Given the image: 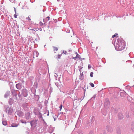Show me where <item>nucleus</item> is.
I'll return each instance as SVG.
<instances>
[{
	"label": "nucleus",
	"instance_id": "obj_1",
	"mask_svg": "<svg viewBox=\"0 0 134 134\" xmlns=\"http://www.w3.org/2000/svg\"><path fill=\"white\" fill-rule=\"evenodd\" d=\"M125 47V42L123 41H120L116 44L115 48L116 50L121 51L123 50Z\"/></svg>",
	"mask_w": 134,
	"mask_h": 134
},
{
	"label": "nucleus",
	"instance_id": "obj_2",
	"mask_svg": "<svg viewBox=\"0 0 134 134\" xmlns=\"http://www.w3.org/2000/svg\"><path fill=\"white\" fill-rule=\"evenodd\" d=\"M37 121L36 120L32 121L31 122V125L32 126L35 127L36 126L37 124Z\"/></svg>",
	"mask_w": 134,
	"mask_h": 134
},
{
	"label": "nucleus",
	"instance_id": "obj_3",
	"mask_svg": "<svg viewBox=\"0 0 134 134\" xmlns=\"http://www.w3.org/2000/svg\"><path fill=\"white\" fill-rule=\"evenodd\" d=\"M30 114L29 112H27L25 114V118L26 119H29L30 116Z\"/></svg>",
	"mask_w": 134,
	"mask_h": 134
},
{
	"label": "nucleus",
	"instance_id": "obj_4",
	"mask_svg": "<svg viewBox=\"0 0 134 134\" xmlns=\"http://www.w3.org/2000/svg\"><path fill=\"white\" fill-rule=\"evenodd\" d=\"M21 84L20 83H18L16 84V86L18 89H20L21 88Z\"/></svg>",
	"mask_w": 134,
	"mask_h": 134
},
{
	"label": "nucleus",
	"instance_id": "obj_5",
	"mask_svg": "<svg viewBox=\"0 0 134 134\" xmlns=\"http://www.w3.org/2000/svg\"><path fill=\"white\" fill-rule=\"evenodd\" d=\"M26 19L27 21H30L31 19V16L30 15L28 17L26 18Z\"/></svg>",
	"mask_w": 134,
	"mask_h": 134
},
{
	"label": "nucleus",
	"instance_id": "obj_6",
	"mask_svg": "<svg viewBox=\"0 0 134 134\" xmlns=\"http://www.w3.org/2000/svg\"><path fill=\"white\" fill-rule=\"evenodd\" d=\"M53 49L54 51H57L58 49V48L57 47H55V46L53 47Z\"/></svg>",
	"mask_w": 134,
	"mask_h": 134
},
{
	"label": "nucleus",
	"instance_id": "obj_7",
	"mask_svg": "<svg viewBox=\"0 0 134 134\" xmlns=\"http://www.w3.org/2000/svg\"><path fill=\"white\" fill-rule=\"evenodd\" d=\"M46 23V22L45 23H43L42 22H40V25L41 26H43V25H45Z\"/></svg>",
	"mask_w": 134,
	"mask_h": 134
},
{
	"label": "nucleus",
	"instance_id": "obj_8",
	"mask_svg": "<svg viewBox=\"0 0 134 134\" xmlns=\"http://www.w3.org/2000/svg\"><path fill=\"white\" fill-rule=\"evenodd\" d=\"M3 124L4 125H6L7 124V122L5 121H3L2 122Z\"/></svg>",
	"mask_w": 134,
	"mask_h": 134
},
{
	"label": "nucleus",
	"instance_id": "obj_9",
	"mask_svg": "<svg viewBox=\"0 0 134 134\" xmlns=\"http://www.w3.org/2000/svg\"><path fill=\"white\" fill-rule=\"evenodd\" d=\"M77 102V100H74V104H75V105H76V106H77V104L76 103Z\"/></svg>",
	"mask_w": 134,
	"mask_h": 134
},
{
	"label": "nucleus",
	"instance_id": "obj_10",
	"mask_svg": "<svg viewBox=\"0 0 134 134\" xmlns=\"http://www.w3.org/2000/svg\"><path fill=\"white\" fill-rule=\"evenodd\" d=\"M123 116L121 114H120L119 115V118L121 119L122 118Z\"/></svg>",
	"mask_w": 134,
	"mask_h": 134
},
{
	"label": "nucleus",
	"instance_id": "obj_11",
	"mask_svg": "<svg viewBox=\"0 0 134 134\" xmlns=\"http://www.w3.org/2000/svg\"><path fill=\"white\" fill-rule=\"evenodd\" d=\"M21 122L23 123H26V122L24 120H21L20 121Z\"/></svg>",
	"mask_w": 134,
	"mask_h": 134
},
{
	"label": "nucleus",
	"instance_id": "obj_12",
	"mask_svg": "<svg viewBox=\"0 0 134 134\" xmlns=\"http://www.w3.org/2000/svg\"><path fill=\"white\" fill-rule=\"evenodd\" d=\"M118 35V34H117L116 33V34H114V35L112 36V37L113 38H114V37H116Z\"/></svg>",
	"mask_w": 134,
	"mask_h": 134
},
{
	"label": "nucleus",
	"instance_id": "obj_13",
	"mask_svg": "<svg viewBox=\"0 0 134 134\" xmlns=\"http://www.w3.org/2000/svg\"><path fill=\"white\" fill-rule=\"evenodd\" d=\"M80 79H81V80H82L83 79V75L81 74L80 76Z\"/></svg>",
	"mask_w": 134,
	"mask_h": 134
},
{
	"label": "nucleus",
	"instance_id": "obj_14",
	"mask_svg": "<svg viewBox=\"0 0 134 134\" xmlns=\"http://www.w3.org/2000/svg\"><path fill=\"white\" fill-rule=\"evenodd\" d=\"M90 86L92 87H94V85L93 83H90Z\"/></svg>",
	"mask_w": 134,
	"mask_h": 134
},
{
	"label": "nucleus",
	"instance_id": "obj_15",
	"mask_svg": "<svg viewBox=\"0 0 134 134\" xmlns=\"http://www.w3.org/2000/svg\"><path fill=\"white\" fill-rule=\"evenodd\" d=\"M93 72H91L90 76L91 77H93Z\"/></svg>",
	"mask_w": 134,
	"mask_h": 134
},
{
	"label": "nucleus",
	"instance_id": "obj_16",
	"mask_svg": "<svg viewBox=\"0 0 134 134\" xmlns=\"http://www.w3.org/2000/svg\"><path fill=\"white\" fill-rule=\"evenodd\" d=\"M62 55V54L60 55H58L57 58L58 59H60V58L61 56Z\"/></svg>",
	"mask_w": 134,
	"mask_h": 134
},
{
	"label": "nucleus",
	"instance_id": "obj_17",
	"mask_svg": "<svg viewBox=\"0 0 134 134\" xmlns=\"http://www.w3.org/2000/svg\"><path fill=\"white\" fill-rule=\"evenodd\" d=\"M46 18L48 19L46 21H48L50 19V17L49 16H47V17Z\"/></svg>",
	"mask_w": 134,
	"mask_h": 134
},
{
	"label": "nucleus",
	"instance_id": "obj_18",
	"mask_svg": "<svg viewBox=\"0 0 134 134\" xmlns=\"http://www.w3.org/2000/svg\"><path fill=\"white\" fill-rule=\"evenodd\" d=\"M62 105H61L59 107L60 109V111L62 108Z\"/></svg>",
	"mask_w": 134,
	"mask_h": 134
},
{
	"label": "nucleus",
	"instance_id": "obj_19",
	"mask_svg": "<svg viewBox=\"0 0 134 134\" xmlns=\"http://www.w3.org/2000/svg\"><path fill=\"white\" fill-rule=\"evenodd\" d=\"M17 15L16 14H14V17L15 18H17Z\"/></svg>",
	"mask_w": 134,
	"mask_h": 134
},
{
	"label": "nucleus",
	"instance_id": "obj_20",
	"mask_svg": "<svg viewBox=\"0 0 134 134\" xmlns=\"http://www.w3.org/2000/svg\"><path fill=\"white\" fill-rule=\"evenodd\" d=\"M18 126V125H14L13 124H12V125L11 126H12L13 127H16Z\"/></svg>",
	"mask_w": 134,
	"mask_h": 134
},
{
	"label": "nucleus",
	"instance_id": "obj_21",
	"mask_svg": "<svg viewBox=\"0 0 134 134\" xmlns=\"http://www.w3.org/2000/svg\"><path fill=\"white\" fill-rule=\"evenodd\" d=\"M91 68V65H88V68L89 69H90V68Z\"/></svg>",
	"mask_w": 134,
	"mask_h": 134
},
{
	"label": "nucleus",
	"instance_id": "obj_22",
	"mask_svg": "<svg viewBox=\"0 0 134 134\" xmlns=\"http://www.w3.org/2000/svg\"><path fill=\"white\" fill-rule=\"evenodd\" d=\"M35 53L36 54V57H38V53H37V52H35Z\"/></svg>",
	"mask_w": 134,
	"mask_h": 134
},
{
	"label": "nucleus",
	"instance_id": "obj_23",
	"mask_svg": "<svg viewBox=\"0 0 134 134\" xmlns=\"http://www.w3.org/2000/svg\"><path fill=\"white\" fill-rule=\"evenodd\" d=\"M64 53L65 54H66L67 52L66 51H65L64 52Z\"/></svg>",
	"mask_w": 134,
	"mask_h": 134
},
{
	"label": "nucleus",
	"instance_id": "obj_24",
	"mask_svg": "<svg viewBox=\"0 0 134 134\" xmlns=\"http://www.w3.org/2000/svg\"><path fill=\"white\" fill-rule=\"evenodd\" d=\"M79 56V55L78 54H77L76 55V57H75V58H77L78 57V56Z\"/></svg>",
	"mask_w": 134,
	"mask_h": 134
},
{
	"label": "nucleus",
	"instance_id": "obj_25",
	"mask_svg": "<svg viewBox=\"0 0 134 134\" xmlns=\"http://www.w3.org/2000/svg\"><path fill=\"white\" fill-rule=\"evenodd\" d=\"M14 10H15V14H16V9H15Z\"/></svg>",
	"mask_w": 134,
	"mask_h": 134
},
{
	"label": "nucleus",
	"instance_id": "obj_26",
	"mask_svg": "<svg viewBox=\"0 0 134 134\" xmlns=\"http://www.w3.org/2000/svg\"><path fill=\"white\" fill-rule=\"evenodd\" d=\"M27 95V93H26V94H25V96H26Z\"/></svg>",
	"mask_w": 134,
	"mask_h": 134
},
{
	"label": "nucleus",
	"instance_id": "obj_27",
	"mask_svg": "<svg viewBox=\"0 0 134 134\" xmlns=\"http://www.w3.org/2000/svg\"><path fill=\"white\" fill-rule=\"evenodd\" d=\"M31 30H34V31L36 30H34V29H31Z\"/></svg>",
	"mask_w": 134,
	"mask_h": 134
},
{
	"label": "nucleus",
	"instance_id": "obj_28",
	"mask_svg": "<svg viewBox=\"0 0 134 134\" xmlns=\"http://www.w3.org/2000/svg\"><path fill=\"white\" fill-rule=\"evenodd\" d=\"M45 20V19H43V21L44 22V20Z\"/></svg>",
	"mask_w": 134,
	"mask_h": 134
},
{
	"label": "nucleus",
	"instance_id": "obj_29",
	"mask_svg": "<svg viewBox=\"0 0 134 134\" xmlns=\"http://www.w3.org/2000/svg\"><path fill=\"white\" fill-rule=\"evenodd\" d=\"M97 47H96V49H97Z\"/></svg>",
	"mask_w": 134,
	"mask_h": 134
},
{
	"label": "nucleus",
	"instance_id": "obj_30",
	"mask_svg": "<svg viewBox=\"0 0 134 134\" xmlns=\"http://www.w3.org/2000/svg\"><path fill=\"white\" fill-rule=\"evenodd\" d=\"M35 53H34V55L35 56Z\"/></svg>",
	"mask_w": 134,
	"mask_h": 134
},
{
	"label": "nucleus",
	"instance_id": "obj_31",
	"mask_svg": "<svg viewBox=\"0 0 134 134\" xmlns=\"http://www.w3.org/2000/svg\"><path fill=\"white\" fill-rule=\"evenodd\" d=\"M75 58V57H74V58H74V59Z\"/></svg>",
	"mask_w": 134,
	"mask_h": 134
},
{
	"label": "nucleus",
	"instance_id": "obj_32",
	"mask_svg": "<svg viewBox=\"0 0 134 134\" xmlns=\"http://www.w3.org/2000/svg\"><path fill=\"white\" fill-rule=\"evenodd\" d=\"M79 103V102H78V103Z\"/></svg>",
	"mask_w": 134,
	"mask_h": 134
}]
</instances>
